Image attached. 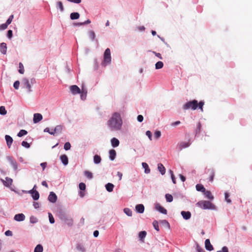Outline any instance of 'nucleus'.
Returning <instances> with one entry per match:
<instances>
[{
    "mask_svg": "<svg viewBox=\"0 0 252 252\" xmlns=\"http://www.w3.org/2000/svg\"><path fill=\"white\" fill-rule=\"evenodd\" d=\"M48 215H49L50 222L51 223H54V222H55L54 218L53 216H52V215L51 214V213H49Z\"/></svg>",
    "mask_w": 252,
    "mask_h": 252,
    "instance_id": "nucleus-46",
    "label": "nucleus"
},
{
    "mask_svg": "<svg viewBox=\"0 0 252 252\" xmlns=\"http://www.w3.org/2000/svg\"><path fill=\"white\" fill-rule=\"evenodd\" d=\"M181 215H182L183 218L185 220H188L191 217V214L189 212H185L182 211Z\"/></svg>",
    "mask_w": 252,
    "mask_h": 252,
    "instance_id": "nucleus-20",
    "label": "nucleus"
},
{
    "mask_svg": "<svg viewBox=\"0 0 252 252\" xmlns=\"http://www.w3.org/2000/svg\"><path fill=\"white\" fill-rule=\"evenodd\" d=\"M25 219V216L23 214H18L14 216V220L18 221H23Z\"/></svg>",
    "mask_w": 252,
    "mask_h": 252,
    "instance_id": "nucleus-16",
    "label": "nucleus"
},
{
    "mask_svg": "<svg viewBox=\"0 0 252 252\" xmlns=\"http://www.w3.org/2000/svg\"><path fill=\"white\" fill-rule=\"evenodd\" d=\"M163 66V63L161 61L158 62L155 64V67L157 69H159L162 68Z\"/></svg>",
    "mask_w": 252,
    "mask_h": 252,
    "instance_id": "nucleus-35",
    "label": "nucleus"
},
{
    "mask_svg": "<svg viewBox=\"0 0 252 252\" xmlns=\"http://www.w3.org/2000/svg\"><path fill=\"white\" fill-rule=\"evenodd\" d=\"M13 36L12 31L8 30L7 32V36L8 38L11 39Z\"/></svg>",
    "mask_w": 252,
    "mask_h": 252,
    "instance_id": "nucleus-57",
    "label": "nucleus"
},
{
    "mask_svg": "<svg viewBox=\"0 0 252 252\" xmlns=\"http://www.w3.org/2000/svg\"><path fill=\"white\" fill-rule=\"evenodd\" d=\"M156 208L161 213H162L163 214H167V210L164 207L160 206L159 204H157L156 206Z\"/></svg>",
    "mask_w": 252,
    "mask_h": 252,
    "instance_id": "nucleus-17",
    "label": "nucleus"
},
{
    "mask_svg": "<svg viewBox=\"0 0 252 252\" xmlns=\"http://www.w3.org/2000/svg\"><path fill=\"white\" fill-rule=\"evenodd\" d=\"M204 193L207 198L211 200H213L214 199V196L212 194L210 191L205 190V191L204 192Z\"/></svg>",
    "mask_w": 252,
    "mask_h": 252,
    "instance_id": "nucleus-26",
    "label": "nucleus"
},
{
    "mask_svg": "<svg viewBox=\"0 0 252 252\" xmlns=\"http://www.w3.org/2000/svg\"><path fill=\"white\" fill-rule=\"evenodd\" d=\"M6 158L11 163L13 168L15 170H16L17 169V164L16 162L14 160L13 157L11 156H8L6 157Z\"/></svg>",
    "mask_w": 252,
    "mask_h": 252,
    "instance_id": "nucleus-10",
    "label": "nucleus"
},
{
    "mask_svg": "<svg viewBox=\"0 0 252 252\" xmlns=\"http://www.w3.org/2000/svg\"><path fill=\"white\" fill-rule=\"evenodd\" d=\"M146 134L147 136H148L149 138L151 140H152V135L151 132L149 130H148L146 131Z\"/></svg>",
    "mask_w": 252,
    "mask_h": 252,
    "instance_id": "nucleus-60",
    "label": "nucleus"
},
{
    "mask_svg": "<svg viewBox=\"0 0 252 252\" xmlns=\"http://www.w3.org/2000/svg\"><path fill=\"white\" fill-rule=\"evenodd\" d=\"M204 104V102L202 101H201L199 103H198V107L201 110V111H203V106Z\"/></svg>",
    "mask_w": 252,
    "mask_h": 252,
    "instance_id": "nucleus-55",
    "label": "nucleus"
},
{
    "mask_svg": "<svg viewBox=\"0 0 252 252\" xmlns=\"http://www.w3.org/2000/svg\"><path fill=\"white\" fill-rule=\"evenodd\" d=\"M87 91L86 90H84L83 88L82 89V90L81 91V98L82 99H84L86 97L87 95Z\"/></svg>",
    "mask_w": 252,
    "mask_h": 252,
    "instance_id": "nucleus-33",
    "label": "nucleus"
},
{
    "mask_svg": "<svg viewBox=\"0 0 252 252\" xmlns=\"http://www.w3.org/2000/svg\"><path fill=\"white\" fill-rule=\"evenodd\" d=\"M5 235L6 236H12V231H11L10 230H7L5 232Z\"/></svg>",
    "mask_w": 252,
    "mask_h": 252,
    "instance_id": "nucleus-62",
    "label": "nucleus"
},
{
    "mask_svg": "<svg viewBox=\"0 0 252 252\" xmlns=\"http://www.w3.org/2000/svg\"><path fill=\"white\" fill-rule=\"evenodd\" d=\"M89 33V37H90V38L93 40L95 39V34L94 33V32L93 31H90L88 32Z\"/></svg>",
    "mask_w": 252,
    "mask_h": 252,
    "instance_id": "nucleus-37",
    "label": "nucleus"
},
{
    "mask_svg": "<svg viewBox=\"0 0 252 252\" xmlns=\"http://www.w3.org/2000/svg\"><path fill=\"white\" fill-rule=\"evenodd\" d=\"M6 183L7 184L8 186L11 185L12 183V180L11 178H9L8 177L6 178Z\"/></svg>",
    "mask_w": 252,
    "mask_h": 252,
    "instance_id": "nucleus-58",
    "label": "nucleus"
},
{
    "mask_svg": "<svg viewBox=\"0 0 252 252\" xmlns=\"http://www.w3.org/2000/svg\"><path fill=\"white\" fill-rule=\"evenodd\" d=\"M41 166L42 167L43 170H44V169L46 168L47 165L46 162H42L40 164Z\"/></svg>",
    "mask_w": 252,
    "mask_h": 252,
    "instance_id": "nucleus-63",
    "label": "nucleus"
},
{
    "mask_svg": "<svg viewBox=\"0 0 252 252\" xmlns=\"http://www.w3.org/2000/svg\"><path fill=\"white\" fill-rule=\"evenodd\" d=\"M84 174L88 179H91L93 178V174L89 171H85L84 172Z\"/></svg>",
    "mask_w": 252,
    "mask_h": 252,
    "instance_id": "nucleus-39",
    "label": "nucleus"
},
{
    "mask_svg": "<svg viewBox=\"0 0 252 252\" xmlns=\"http://www.w3.org/2000/svg\"><path fill=\"white\" fill-rule=\"evenodd\" d=\"M111 61V52L109 48H107L104 53L103 64L110 63Z\"/></svg>",
    "mask_w": 252,
    "mask_h": 252,
    "instance_id": "nucleus-4",
    "label": "nucleus"
},
{
    "mask_svg": "<svg viewBox=\"0 0 252 252\" xmlns=\"http://www.w3.org/2000/svg\"><path fill=\"white\" fill-rule=\"evenodd\" d=\"M142 164L143 167L145 169V172L147 174L149 173L150 172V169L148 165L145 162H143Z\"/></svg>",
    "mask_w": 252,
    "mask_h": 252,
    "instance_id": "nucleus-32",
    "label": "nucleus"
},
{
    "mask_svg": "<svg viewBox=\"0 0 252 252\" xmlns=\"http://www.w3.org/2000/svg\"><path fill=\"white\" fill-rule=\"evenodd\" d=\"M197 205L203 209H214L215 205L209 201H199Z\"/></svg>",
    "mask_w": 252,
    "mask_h": 252,
    "instance_id": "nucleus-2",
    "label": "nucleus"
},
{
    "mask_svg": "<svg viewBox=\"0 0 252 252\" xmlns=\"http://www.w3.org/2000/svg\"><path fill=\"white\" fill-rule=\"evenodd\" d=\"M198 107V102L196 100H193L192 101H189L184 105L183 108L184 110H187L191 109L192 110H195Z\"/></svg>",
    "mask_w": 252,
    "mask_h": 252,
    "instance_id": "nucleus-3",
    "label": "nucleus"
},
{
    "mask_svg": "<svg viewBox=\"0 0 252 252\" xmlns=\"http://www.w3.org/2000/svg\"><path fill=\"white\" fill-rule=\"evenodd\" d=\"M27 133L28 132L26 130L22 129L18 132V133L17 134V136L18 137H21L24 135H26Z\"/></svg>",
    "mask_w": 252,
    "mask_h": 252,
    "instance_id": "nucleus-38",
    "label": "nucleus"
},
{
    "mask_svg": "<svg viewBox=\"0 0 252 252\" xmlns=\"http://www.w3.org/2000/svg\"><path fill=\"white\" fill-rule=\"evenodd\" d=\"M70 17L71 20H76L79 18L80 14L78 12H73L71 13Z\"/></svg>",
    "mask_w": 252,
    "mask_h": 252,
    "instance_id": "nucleus-29",
    "label": "nucleus"
},
{
    "mask_svg": "<svg viewBox=\"0 0 252 252\" xmlns=\"http://www.w3.org/2000/svg\"><path fill=\"white\" fill-rule=\"evenodd\" d=\"M20 86V82L19 81H16L13 84V87L16 90L19 89Z\"/></svg>",
    "mask_w": 252,
    "mask_h": 252,
    "instance_id": "nucleus-49",
    "label": "nucleus"
},
{
    "mask_svg": "<svg viewBox=\"0 0 252 252\" xmlns=\"http://www.w3.org/2000/svg\"><path fill=\"white\" fill-rule=\"evenodd\" d=\"M196 189L197 191H201L202 192H204L206 190L205 188L201 184H197L196 185Z\"/></svg>",
    "mask_w": 252,
    "mask_h": 252,
    "instance_id": "nucleus-28",
    "label": "nucleus"
},
{
    "mask_svg": "<svg viewBox=\"0 0 252 252\" xmlns=\"http://www.w3.org/2000/svg\"><path fill=\"white\" fill-rule=\"evenodd\" d=\"M14 16L11 15L9 16L8 19L7 20L6 23L8 25L11 24L13 19Z\"/></svg>",
    "mask_w": 252,
    "mask_h": 252,
    "instance_id": "nucleus-50",
    "label": "nucleus"
},
{
    "mask_svg": "<svg viewBox=\"0 0 252 252\" xmlns=\"http://www.w3.org/2000/svg\"><path fill=\"white\" fill-rule=\"evenodd\" d=\"M124 212L128 216H131L132 214V211L128 208H125Z\"/></svg>",
    "mask_w": 252,
    "mask_h": 252,
    "instance_id": "nucleus-43",
    "label": "nucleus"
},
{
    "mask_svg": "<svg viewBox=\"0 0 252 252\" xmlns=\"http://www.w3.org/2000/svg\"><path fill=\"white\" fill-rule=\"evenodd\" d=\"M63 130V126L61 125L57 126L54 129L52 130V132H49L51 135H55L57 133H61Z\"/></svg>",
    "mask_w": 252,
    "mask_h": 252,
    "instance_id": "nucleus-7",
    "label": "nucleus"
},
{
    "mask_svg": "<svg viewBox=\"0 0 252 252\" xmlns=\"http://www.w3.org/2000/svg\"><path fill=\"white\" fill-rule=\"evenodd\" d=\"M158 171L162 175H164L165 173V168L162 163H158Z\"/></svg>",
    "mask_w": 252,
    "mask_h": 252,
    "instance_id": "nucleus-21",
    "label": "nucleus"
},
{
    "mask_svg": "<svg viewBox=\"0 0 252 252\" xmlns=\"http://www.w3.org/2000/svg\"><path fill=\"white\" fill-rule=\"evenodd\" d=\"M7 111L5 110L4 106H1L0 107V114L2 115L6 114Z\"/></svg>",
    "mask_w": 252,
    "mask_h": 252,
    "instance_id": "nucleus-42",
    "label": "nucleus"
},
{
    "mask_svg": "<svg viewBox=\"0 0 252 252\" xmlns=\"http://www.w3.org/2000/svg\"><path fill=\"white\" fill-rule=\"evenodd\" d=\"M114 186L111 183H108L106 185L105 187L106 190L109 192H111L113 190Z\"/></svg>",
    "mask_w": 252,
    "mask_h": 252,
    "instance_id": "nucleus-30",
    "label": "nucleus"
},
{
    "mask_svg": "<svg viewBox=\"0 0 252 252\" xmlns=\"http://www.w3.org/2000/svg\"><path fill=\"white\" fill-rule=\"evenodd\" d=\"M60 219L68 226H72L73 225V220L70 217L63 215L60 217Z\"/></svg>",
    "mask_w": 252,
    "mask_h": 252,
    "instance_id": "nucleus-5",
    "label": "nucleus"
},
{
    "mask_svg": "<svg viewBox=\"0 0 252 252\" xmlns=\"http://www.w3.org/2000/svg\"><path fill=\"white\" fill-rule=\"evenodd\" d=\"M90 23H91V21L89 19H88L84 22L79 23L77 24L76 25L80 26V25H85V24H90Z\"/></svg>",
    "mask_w": 252,
    "mask_h": 252,
    "instance_id": "nucleus-59",
    "label": "nucleus"
},
{
    "mask_svg": "<svg viewBox=\"0 0 252 252\" xmlns=\"http://www.w3.org/2000/svg\"><path fill=\"white\" fill-rule=\"evenodd\" d=\"M208 172H210V177L209 178V181L211 182H212L214 180V177L215 176V171L213 169H208Z\"/></svg>",
    "mask_w": 252,
    "mask_h": 252,
    "instance_id": "nucleus-24",
    "label": "nucleus"
},
{
    "mask_svg": "<svg viewBox=\"0 0 252 252\" xmlns=\"http://www.w3.org/2000/svg\"><path fill=\"white\" fill-rule=\"evenodd\" d=\"M5 138L6 141L7 145L8 147L10 148L13 142V139L11 136L8 135H5Z\"/></svg>",
    "mask_w": 252,
    "mask_h": 252,
    "instance_id": "nucleus-15",
    "label": "nucleus"
},
{
    "mask_svg": "<svg viewBox=\"0 0 252 252\" xmlns=\"http://www.w3.org/2000/svg\"><path fill=\"white\" fill-rule=\"evenodd\" d=\"M146 234L147 233L145 231H142L140 232L139 233V237L140 239V240L142 241V240L146 237Z\"/></svg>",
    "mask_w": 252,
    "mask_h": 252,
    "instance_id": "nucleus-36",
    "label": "nucleus"
},
{
    "mask_svg": "<svg viewBox=\"0 0 252 252\" xmlns=\"http://www.w3.org/2000/svg\"><path fill=\"white\" fill-rule=\"evenodd\" d=\"M22 85L24 88L27 90L28 92H32V87L29 80L27 78H23L22 80Z\"/></svg>",
    "mask_w": 252,
    "mask_h": 252,
    "instance_id": "nucleus-6",
    "label": "nucleus"
},
{
    "mask_svg": "<svg viewBox=\"0 0 252 252\" xmlns=\"http://www.w3.org/2000/svg\"><path fill=\"white\" fill-rule=\"evenodd\" d=\"M60 159L64 165H66L68 164V158L65 155H63L61 156Z\"/></svg>",
    "mask_w": 252,
    "mask_h": 252,
    "instance_id": "nucleus-22",
    "label": "nucleus"
},
{
    "mask_svg": "<svg viewBox=\"0 0 252 252\" xmlns=\"http://www.w3.org/2000/svg\"><path fill=\"white\" fill-rule=\"evenodd\" d=\"M224 195H225V199L226 201L228 203H230L231 202V200L229 198V193L227 192H225L224 193Z\"/></svg>",
    "mask_w": 252,
    "mask_h": 252,
    "instance_id": "nucleus-45",
    "label": "nucleus"
},
{
    "mask_svg": "<svg viewBox=\"0 0 252 252\" xmlns=\"http://www.w3.org/2000/svg\"><path fill=\"white\" fill-rule=\"evenodd\" d=\"M135 209L137 213H143L144 211V206L143 204H138L136 206Z\"/></svg>",
    "mask_w": 252,
    "mask_h": 252,
    "instance_id": "nucleus-18",
    "label": "nucleus"
},
{
    "mask_svg": "<svg viewBox=\"0 0 252 252\" xmlns=\"http://www.w3.org/2000/svg\"><path fill=\"white\" fill-rule=\"evenodd\" d=\"M111 145L113 147H117L119 145L120 142L118 139L116 138H113L111 140Z\"/></svg>",
    "mask_w": 252,
    "mask_h": 252,
    "instance_id": "nucleus-19",
    "label": "nucleus"
},
{
    "mask_svg": "<svg viewBox=\"0 0 252 252\" xmlns=\"http://www.w3.org/2000/svg\"><path fill=\"white\" fill-rule=\"evenodd\" d=\"M137 120L138 122H142L143 120V117L142 115H139L138 116H137Z\"/></svg>",
    "mask_w": 252,
    "mask_h": 252,
    "instance_id": "nucleus-61",
    "label": "nucleus"
},
{
    "mask_svg": "<svg viewBox=\"0 0 252 252\" xmlns=\"http://www.w3.org/2000/svg\"><path fill=\"white\" fill-rule=\"evenodd\" d=\"M79 187L80 190H84L86 189V185L83 183H81L79 185Z\"/></svg>",
    "mask_w": 252,
    "mask_h": 252,
    "instance_id": "nucleus-48",
    "label": "nucleus"
},
{
    "mask_svg": "<svg viewBox=\"0 0 252 252\" xmlns=\"http://www.w3.org/2000/svg\"><path fill=\"white\" fill-rule=\"evenodd\" d=\"M76 249L79 252H85L86 249L84 247V246L81 244H78L76 245Z\"/></svg>",
    "mask_w": 252,
    "mask_h": 252,
    "instance_id": "nucleus-25",
    "label": "nucleus"
},
{
    "mask_svg": "<svg viewBox=\"0 0 252 252\" xmlns=\"http://www.w3.org/2000/svg\"><path fill=\"white\" fill-rule=\"evenodd\" d=\"M8 25L6 23L2 24L0 25V31L4 30L7 29Z\"/></svg>",
    "mask_w": 252,
    "mask_h": 252,
    "instance_id": "nucleus-53",
    "label": "nucleus"
},
{
    "mask_svg": "<svg viewBox=\"0 0 252 252\" xmlns=\"http://www.w3.org/2000/svg\"><path fill=\"white\" fill-rule=\"evenodd\" d=\"M161 136V132L160 131H156L154 133V137L156 139L159 138Z\"/></svg>",
    "mask_w": 252,
    "mask_h": 252,
    "instance_id": "nucleus-51",
    "label": "nucleus"
},
{
    "mask_svg": "<svg viewBox=\"0 0 252 252\" xmlns=\"http://www.w3.org/2000/svg\"><path fill=\"white\" fill-rule=\"evenodd\" d=\"M153 225L154 227V228L158 231H159V227H158V222L157 220H154L153 222Z\"/></svg>",
    "mask_w": 252,
    "mask_h": 252,
    "instance_id": "nucleus-44",
    "label": "nucleus"
},
{
    "mask_svg": "<svg viewBox=\"0 0 252 252\" xmlns=\"http://www.w3.org/2000/svg\"><path fill=\"white\" fill-rule=\"evenodd\" d=\"M108 126L112 130H118L121 128L122 120L119 113H114L107 122Z\"/></svg>",
    "mask_w": 252,
    "mask_h": 252,
    "instance_id": "nucleus-1",
    "label": "nucleus"
},
{
    "mask_svg": "<svg viewBox=\"0 0 252 252\" xmlns=\"http://www.w3.org/2000/svg\"><path fill=\"white\" fill-rule=\"evenodd\" d=\"M22 146L25 147H26L27 148H29L30 147V144L29 143H28L27 142L25 141H23L22 142Z\"/></svg>",
    "mask_w": 252,
    "mask_h": 252,
    "instance_id": "nucleus-54",
    "label": "nucleus"
},
{
    "mask_svg": "<svg viewBox=\"0 0 252 252\" xmlns=\"http://www.w3.org/2000/svg\"><path fill=\"white\" fill-rule=\"evenodd\" d=\"M165 198L167 202H171L173 201V197L170 194H166Z\"/></svg>",
    "mask_w": 252,
    "mask_h": 252,
    "instance_id": "nucleus-41",
    "label": "nucleus"
},
{
    "mask_svg": "<svg viewBox=\"0 0 252 252\" xmlns=\"http://www.w3.org/2000/svg\"><path fill=\"white\" fill-rule=\"evenodd\" d=\"M116 156V152L115 150L112 149L109 151V158L111 160H114Z\"/></svg>",
    "mask_w": 252,
    "mask_h": 252,
    "instance_id": "nucleus-23",
    "label": "nucleus"
},
{
    "mask_svg": "<svg viewBox=\"0 0 252 252\" xmlns=\"http://www.w3.org/2000/svg\"><path fill=\"white\" fill-rule=\"evenodd\" d=\"M35 187L36 186L35 185L33 189H34ZM30 192L32 194V197L34 200H36L38 199L39 197V194L37 191L32 189L30 191Z\"/></svg>",
    "mask_w": 252,
    "mask_h": 252,
    "instance_id": "nucleus-12",
    "label": "nucleus"
},
{
    "mask_svg": "<svg viewBox=\"0 0 252 252\" xmlns=\"http://www.w3.org/2000/svg\"><path fill=\"white\" fill-rule=\"evenodd\" d=\"M190 143L189 142H182L179 144V147L180 149H182L183 148H185L189 146Z\"/></svg>",
    "mask_w": 252,
    "mask_h": 252,
    "instance_id": "nucleus-27",
    "label": "nucleus"
},
{
    "mask_svg": "<svg viewBox=\"0 0 252 252\" xmlns=\"http://www.w3.org/2000/svg\"><path fill=\"white\" fill-rule=\"evenodd\" d=\"M43 252V247L40 244L37 245L34 250V252Z\"/></svg>",
    "mask_w": 252,
    "mask_h": 252,
    "instance_id": "nucleus-34",
    "label": "nucleus"
},
{
    "mask_svg": "<svg viewBox=\"0 0 252 252\" xmlns=\"http://www.w3.org/2000/svg\"><path fill=\"white\" fill-rule=\"evenodd\" d=\"M71 148V145L69 142H66L64 145V149L65 150H68Z\"/></svg>",
    "mask_w": 252,
    "mask_h": 252,
    "instance_id": "nucleus-47",
    "label": "nucleus"
},
{
    "mask_svg": "<svg viewBox=\"0 0 252 252\" xmlns=\"http://www.w3.org/2000/svg\"><path fill=\"white\" fill-rule=\"evenodd\" d=\"M221 252H228V248L224 246L223 247H222V251H221Z\"/></svg>",
    "mask_w": 252,
    "mask_h": 252,
    "instance_id": "nucleus-64",
    "label": "nucleus"
},
{
    "mask_svg": "<svg viewBox=\"0 0 252 252\" xmlns=\"http://www.w3.org/2000/svg\"><path fill=\"white\" fill-rule=\"evenodd\" d=\"M201 124L200 123H198L196 127V134H197L200 132L201 130Z\"/></svg>",
    "mask_w": 252,
    "mask_h": 252,
    "instance_id": "nucleus-56",
    "label": "nucleus"
},
{
    "mask_svg": "<svg viewBox=\"0 0 252 252\" xmlns=\"http://www.w3.org/2000/svg\"><path fill=\"white\" fill-rule=\"evenodd\" d=\"M0 52L5 55L6 54L7 52V45L4 42H2L0 44Z\"/></svg>",
    "mask_w": 252,
    "mask_h": 252,
    "instance_id": "nucleus-13",
    "label": "nucleus"
},
{
    "mask_svg": "<svg viewBox=\"0 0 252 252\" xmlns=\"http://www.w3.org/2000/svg\"><path fill=\"white\" fill-rule=\"evenodd\" d=\"M19 65V72L20 74H24V71H25L24 66L21 63H20Z\"/></svg>",
    "mask_w": 252,
    "mask_h": 252,
    "instance_id": "nucleus-40",
    "label": "nucleus"
},
{
    "mask_svg": "<svg viewBox=\"0 0 252 252\" xmlns=\"http://www.w3.org/2000/svg\"><path fill=\"white\" fill-rule=\"evenodd\" d=\"M205 248L208 251H212L213 250V247L211 244L209 239H207L205 241Z\"/></svg>",
    "mask_w": 252,
    "mask_h": 252,
    "instance_id": "nucleus-14",
    "label": "nucleus"
},
{
    "mask_svg": "<svg viewBox=\"0 0 252 252\" xmlns=\"http://www.w3.org/2000/svg\"><path fill=\"white\" fill-rule=\"evenodd\" d=\"M101 158L99 156L95 155L94 157V161L95 164H98L101 161Z\"/></svg>",
    "mask_w": 252,
    "mask_h": 252,
    "instance_id": "nucleus-31",
    "label": "nucleus"
},
{
    "mask_svg": "<svg viewBox=\"0 0 252 252\" xmlns=\"http://www.w3.org/2000/svg\"><path fill=\"white\" fill-rule=\"evenodd\" d=\"M43 117L40 113H35L33 115V121L34 123H37L42 120Z\"/></svg>",
    "mask_w": 252,
    "mask_h": 252,
    "instance_id": "nucleus-9",
    "label": "nucleus"
},
{
    "mask_svg": "<svg viewBox=\"0 0 252 252\" xmlns=\"http://www.w3.org/2000/svg\"><path fill=\"white\" fill-rule=\"evenodd\" d=\"M57 199V196L56 194L53 192H51L48 196V200L52 203H55L56 202Z\"/></svg>",
    "mask_w": 252,
    "mask_h": 252,
    "instance_id": "nucleus-11",
    "label": "nucleus"
},
{
    "mask_svg": "<svg viewBox=\"0 0 252 252\" xmlns=\"http://www.w3.org/2000/svg\"><path fill=\"white\" fill-rule=\"evenodd\" d=\"M57 5L59 6V8L60 9V10L63 12L64 10L63 4L61 1H58L57 2Z\"/></svg>",
    "mask_w": 252,
    "mask_h": 252,
    "instance_id": "nucleus-52",
    "label": "nucleus"
},
{
    "mask_svg": "<svg viewBox=\"0 0 252 252\" xmlns=\"http://www.w3.org/2000/svg\"><path fill=\"white\" fill-rule=\"evenodd\" d=\"M70 90L73 94H76L81 93V90L76 85H72L70 87Z\"/></svg>",
    "mask_w": 252,
    "mask_h": 252,
    "instance_id": "nucleus-8",
    "label": "nucleus"
}]
</instances>
